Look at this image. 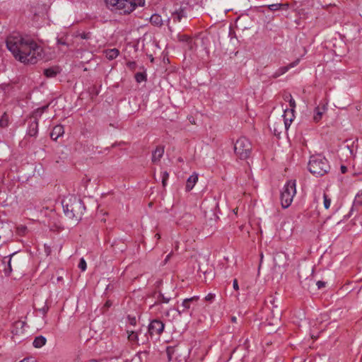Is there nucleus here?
<instances>
[{
  "mask_svg": "<svg viewBox=\"0 0 362 362\" xmlns=\"http://www.w3.org/2000/svg\"><path fill=\"white\" fill-rule=\"evenodd\" d=\"M6 43L15 59L23 64H35L42 59V48L35 41L25 39L18 33L9 35Z\"/></svg>",
  "mask_w": 362,
  "mask_h": 362,
  "instance_id": "1",
  "label": "nucleus"
},
{
  "mask_svg": "<svg viewBox=\"0 0 362 362\" xmlns=\"http://www.w3.org/2000/svg\"><path fill=\"white\" fill-rule=\"evenodd\" d=\"M62 206L65 215L76 223L81 219L86 209L83 201L76 197H71L64 199L62 201Z\"/></svg>",
  "mask_w": 362,
  "mask_h": 362,
  "instance_id": "2",
  "label": "nucleus"
},
{
  "mask_svg": "<svg viewBox=\"0 0 362 362\" xmlns=\"http://www.w3.org/2000/svg\"><path fill=\"white\" fill-rule=\"evenodd\" d=\"M107 6L112 11H118L121 14H129L138 6H143L145 0H105Z\"/></svg>",
  "mask_w": 362,
  "mask_h": 362,
  "instance_id": "3",
  "label": "nucleus"
},
{
  "mask_svg": "<svg viewBox=\"0 0 362 362\" xmlns=\"http://www.w3.org/2000/svg\"><path fill=\"white\" fill-rule=\"evenodd\" d=\"M308 170L315 176H323L329 170L327 160L321 156H313L308 162Z\"/></svg>",
  "mask_w": 362,
  "mask_h": 362,
  "instance_id": "4",
  "label": "nucleus"
},
{
  "mask_svg": "<svg viewBox=\"0 0 362 362\" xmlns=\"http://www.w3.org/2000/svg\"><path fill=\"white\" fill-rule=\"evenodd\" d=\"M281 310L277 305H274L270 309L269 316L262 326L267 333L271 334L277 331L281 323Z\"/></svg>",
  "mask_w": 362,
  "mask_h": 362,
  "instance_id": "5",
  "label": "nucleus"
},
{
  "mask_svg": "<svg viewBox=\"0 0 362 362\" xmlns=\"http://www.w3.org/2000/svg\"><path fill=\"white\" fill-rule=\"evenodd\" d=\"M252 144L246 137L239 138L234 145L235 155L241 160L248 158L252 153Z\"/></svg>",
  "mask_w": 362,
  "mask_h": 362,
  "instance_id": "6",
  "label": "nucleus"
},
{
  "mask_svg": "<svg viewBox=\"0 0 362 362\" xmlns=\"http://www.w3.org/2000/svg\"><path fill=\"white\" fill-rule=\"evenodd\" d=\"M296 193V180H291L286 183L281 193V204L283 208L286 209L291 204Z\"/></svg>",
  "mask_w": 362,
  "mask_h": 362,
  "instance_id": "7",
  "label": "nucleus"
},
{
  "mask_svg": "<svg viewBox=\"0 0 362 362\" xmlns=\"http://www.w3.org/2000/svg\"><path fill=\"white\" fill-rule=\"evenodd\" d=\"M25 322L22 320L16 321L11 326V332L14 341H21L20 337L24 334Z\"/></svg>",
  "mask_w": 362,
  "mask_h": 362,
  "instance_id": "8",
  "label": "nucleus"
},
{
  "mask_svg": "<svg viewBox=\"0 0 362 362\" xmlns=\"http://www.w3.org/2000/svg\"><path fill=\"white\" fill-rule=\"evenodd\" d=\"M199 299V296H193L189 298L185 299L182 303V310H177L179 314L186 313L190 308L194 310L195 307L197 305V302Z\"/></svg>",
  "mask_w": 362,
  "mask_h": 362,
  "instance_id": "9",
  "label": "nucleus"
},
{
  "mask_svg": "<svg viewBox=\"0 0 362 362\" xmlns=\"http://www.w3.org/2000/svg\"><path fill=\"white\" fill-rule=\"evenodd\" d=\"M164 324L159 320H152L148 325V332L151 335H160L164 329Z\"/></svg>",
  "mask_w": 362,
  "mask_h": 362,
  "instance_id": "10",
  "label": "nucleus"
},
{
  "mask_svg": "<svg viewBox=\"0 0 362 362\" xmlns=\"http://www.w3.org/2000/svg\"><path fill=\"white\" fill-rule=\"evenodd\" d=\"M299 62H300V59H297L296 60L290 63L287 66L280 67L274 73V74L272 75V77L274 78H278L279 76L286 73L290 69L293 68L296 66H297L299 64Z\"/></svg>",
  "mask_w": 362,
  "mask_h": 362,
  "instance_id": "11",
  "label": "nucleus"
},
{
  "mask_svg": "<svg viewBox=\"0 0 362 362\" xmlns=\"http://www.w3.org/2000/svg\"><path fill=\"white\" fill-rule=\"evenodd\" d=\"M64 133V126L61 124L56 125L52 132L50 133V137L53 140H57L59 136H62Z\"/></svg>",
  "mask_w": 362,
  "mask_h": 362,
  "instance_id": "12",
  "label": "nucleus"
},
{
  "mask_svg": "<svg viewBox=\"0 0 362 362\" xmlns=\"http://www.w3.org/2000/svg\"><path fill=\"white\" fill-rule=\"evenodd\" d=\"M171 18L174 23L180 22L183 18H186V13L184 8H180L178 10L173 12Z\"/></svg>",
  "mask_w": 362,
  "mask_h": 362,
  "instance_id": "13",
  "label": "nucleus"
},
{
  "mask_svg": "<svg viewBox=\"0 0 362 362\" xmlns=\"http://www.w3.org/2000/svg\"><path fill=\"white\" fill-rule=\"evenodd\" d=\"M198 181V174L194 173L187 180V184L185 187V189L187 192L191 191L194 187L195 184Z\"/></svg>",
  "mask_w": 362,
  "mask_h": 362,
  "instance_id": "14",
  "label": "nucleus"
},
{
  "mask_svg": "<svg viewBox=\"0 0 362 362\" xmlns=\"http://www.w3.org/2000/svg\"><path fill=\"white\" fill-rule=\"evenodd\" d=\"M326 111V107L325 105L322 106H317L314 110V115H313V120L315 122H318L321 120L323 114Z\"/></svg>",
  "mask_w": 362,
  "mask_h": 362,
  "instance_id": "15",
  "label": "nucleus"
},
{
  "mask_svg": "<svg viewBox=\"0 0 362 362\" xmlns=\"http://www.w3.org/2000/svg\"><path fill=\"white\" fill-rule=\"evenodd\" d=\"M164 153V147L157 146L153 151L151 160L153 163H158Z\"/></svg>",
  "mask_w": 362,
  "mask_h": 362,
  "instance_id": "16",
  "label": "nucleus"
},
{
  "mask_svg": "<svg viewBox=\"0 0 362 362\" xmlns=\"http://www.w3.org/2000/svg\"><path fill=\"white\" fill-rule=\"evenodd\" d=\"M61 69L59 66H52L44 70V74L47 78H53L55 77L58 74H59Z\"/></svg>",
  "mask_w": 362,
  "mask_h": 362,
  "instance_id": "17",
  "label": "nucleus"
},
{
  "mask_svg": "<svg viewBox=\"0 0 362 362\" xmlns=\"http://www.w3.org/2000/svg\"><path fill=\"white\" fill-rule=\"evenodd\" d=\"M47 339L43 336H37L34 339L33 345L35 348H41L46 344Z\"/></svg>",
  "mask_w": 362,
  "mask_h": 362,
  "instance_id": "18",
  "label": "nucleus"
},
{
  "mask_svg": "<svg viewBox=\"0 0 362 362\" xmlns=\"http://www.w3.org/2000/svg\"><path fill=\"white\" fill-rule=\"evenodd\" d=\"M119 54V52L117 49H110L105 51V54L107 59L109 60H112L115 59Z\"/></svg>",
  "mask_w": 362,
  "mask_h": 362,
  "instance_id": "19",
  "label": "nucleus"
},
{
  "mask_svg": "<svg viewBox=\"0 0 362 362\" xmlns=\"http://www.w3.org/2000/svg\"><path fill=\"white\" fill-rule=\"evenodd\" d=\"M150 22L156 26H161L163 25V19L158 14H153L150 18Z\"/></svg>",
  "mask_w": 362,
  "mask_h": 362,
  "instance_id": "20",
  "label": "nucleus"
},
{
  "mask_svg": "<svg viewBox=\"0 0 362 362\" xmlns=\"http://www.w3.org/2000/svg\"><path fill=\"white\" fill-rule=\"evenodd\" d=\"M37 127L38 124L37 121H33L30 123L29 130H28V134L30 136H35L37 133Z\"/></svg>",
  "mask_w": 362,
  "mask_h": 362,
  "instance_id": "21",
  "label": "nucleus"
},
{
  "mask_svg": "<svg viewBox=\"0 0 362 362\" xmlns=\"http://www.w3.org/2000/svg\"><path fill=\"white\" fill-rule=\"evenodd\" d=\"M288 4H274L269 6V10L274 11L280 9H287Z\"/></svg>",
  "mask_w": 362,
  "mask_h": 362,
  "instance_id": "22",
  "label": "nucleus"
},
{
  "mask_svg": "<svg viewBox=\"0 0 362 362\" xmlns=\"http://www.w3.org/2000/svg\"><path fill=\"white\" fill-rule=\"evenodd\" d=\"M284 99H285V100L288 101L289 105L291 107V113L293 114V112L294 111V108L296 107V102H295L294 99L292 98L291 95H290V94L285 95Z\"/></svg>",
  "mask_w": 362,
  "mask_h": 362,
  "instance_id": "23",
  "label": "nucleus"
},
{
  "mask_svg": "<svg viewBox=\"0 0 362 362\" xmlns=\"http://www.w3.org/2000/svg\"><path fill=\"white\" fill-rule=\"evenodd\" d=\"M8 124V118L6 113H4L0 119V127H6Z\"/></svg>",
  "mask_w": 362,
  "mask_h": 362,
  "instance_id": "24",
  "label": "nucleus"
},
{
  "mask_svg": "<svg viewBox=\"0 0 362 362\" xmlns=\"http://www.w3.org/2000/svg\"><path fill=\"white\" fill-rule=\"evenodd\" d=\"M171 297L170 296H165L164 294L160 293L159 296L158 297V300L160 303H168L170 300Z\"/></svg>",
  "mask_w": 362,
  "mask_h": 362,
  "instance_id": "25",
  "label": "nucleus"
},
{
  "mask_svg": "<svg viewBox=\"0 0 362 362\" xmlns=\"http://www.w3.org/2000/svg\"><path fill=\"white\" fill-rule=\"evenodd\" d=\"M175 353V348L173 346H168L166 348V354L168 356V361H171L173 358V356Z\"/></svg>",
  "mask_w": 362,
  "mask_h": 362,
  "instance_id": "26",
  "label": "nucleus"
},
{
  "mask_svg": "<svg viewBox=\"0 0 362 362\" xmlns=\"http://www.w3.org/2000/svg\"><path fill=\"white\" fill-rule=\"evenodd\" d=\"M135 79L138 83H141L146 80V75L143 73L138 72L135 74Z\"/></svg>",
  "mask_w": 362,
  "mask_h": 362,
  "instance_id": "27",
  "label": "nucleus"
},
{
  "mask_svg": "<svg viewBox=\"0 0 362 362\" xmlns=\"http://www.w3.org/2000/svg\"><path fill=\"white\" fill-rule=\"evenodd\" d=\"M127 338L130 341L137 342L139 340V334L137 332H135L134 333H132V334H129Z\"/></svg>",
  "mask_w": 362,
  "mask_h": 362,
  "instance_id": "28",
  "label": "nucleus"
},
{
  "mask_svg": "<svg viewBox=\"0 0 362 362\" xmlns=\"http://www.w3.org/2000/svg\"><path fill=\"white\" fill-rule=\"evenodd\" d=\"M324 199V206L325 209H329L331 204V199L328 197V196L326 194H324L323 195Z\"/></svg>",
  "mask_w": 362,
  "mask_h": 362,
  "instance_id": "29",
  "label": "nucleus"
},
{
  "mask_svg": "<svg viewBox=\"0 0 362 362\" xmlns=\"http://www.w3.org/2000/svg\"><path fill=\"white\" fill-rule=\"evenodd\" d=\"M169 174L167 171H164L162 173V184L163 187L165 186Z\"/></svg>",
  "mask_w": 362,
  "mask_h": 362,
  "instance_id": "30",
  "label": "nucleus"
},
{
  "mask_svg": "<svg viewBox=\"0 0 362 362\" xmlns=\"http://www.w3.org/2000/svg\"><path fill=\"white\" fill-rule=\"evenodd\" d=\"M86 267L87 265L86 260L83 258H81L78 264V268L81 269L82 271H85L86 269Z\"/></svg>",
  "mask_w": 362,
  "mask_h": 362,
  "instance_id": "31",
  "label": "nucleus"
},
{
  "mask_svg": "<svg viewBox=\"0 0 362 362\" xmlns=\"http://www.w3.org/2000/svg\"><path fill=\"white\" fill-rule=\"evenodd\" d=\"M127 322L132 326H135L136 325V317H132L131 315H128L127 316Z\"/></svg>",
  "mask_w": 362,
  "mask_h": 362,
  "instance_id": "32",
  "label": "nucleus"
},
{
  "mask_svg": "<svg viewBox=\"0 0 362 362\" xmlns=\"http://www.w3.org/2000/svg\"><path fill=\"white\" fill-rule=\"evenodd\" d=\"M57 42L58 45H63V46H66V47L69 46V44L67 43L66 38H64V37L57 38Z\"/></svg>",
  "mask_w": 362,
  "mask_h": 362,
  "instance_id": "33",
  "label": "nucleus"
},
{
  "mask_svg": "<svg viewBox=\"0 0 362 362\" xmlns=\"http://www.w3.org/2000/svg\"><path fill=\"white\" fill-rule=\"evenodd\" d=\"M355 203L358 205L362 204V192L358 193L355 198Z\"/></svg>",
  "mask_w": 362,
  "mask_h": 362,
  "instance_id": "34",
  "label": "nucleus"
},
{
  "mask_svg": "<svg viewBox=\"0 0 362 362\" xmlns=\"http://www.w3.org/2000/svg\"><path fill=\"white\" fill-rule=\"evenodd\" d=\"M179 40L182 42L192 41V39L188 35H186L179 36Z\"/></svg>",
  "mask_w": 362,
  "mask_h": 362,
  "instance_id": "35",
  "label": "nucleus"
},
{
  "mask_svg": "<svg viewBox=\"0 0 362 362\" xmlns=\"http://www.w3.org/2000/svg\"><path fill=\"white\" fill-rule=\"evenodd\" d=\"M49 310V307L47 305H45L42 308L39 309V311L43 315H45Z\"/></svg>",
  "mask_w": 362,
  "mask_h": 362,
  "instance_id": "36",
  "label": "nucleus"
},
{
  "mask_svg": "<svg viewBox=\"0 0 362 362\" xmlns=\"http://www.w3.org/2000/svg\"><path fill=\"white\" fill-rule=\"evenodd\" d=\"M325 284H326V283L325 281H318L316 283V285L317 286V288L319 289H321V288H324L325 286Z\"/></svg>",
  "mask_w": 362,
  "mask_h": 362,
  "instance_id": "37",
  "label": "nucleus"
},
{
  "mask_svg": "<svg viewBox=\"0 0 362 362\" xmlns=\"http://www.w3.org/2000/svg\"><path fill=\"white\" fill-rule=\"evenodd\" d=\"M215 297V295L214 294H212V293H209L206 297H205V300L206 301H212L214 300Z\"/></svg>",
  "mask_w": 362,
  "mask_h": 362,
  "instance_id": "38",
  "label": "nucleus"
},
{
  "mask_svg": "<svg viewBox=\"0 0 362 362\" xmlns=\"http://www.w3.org/2000/svg\"><path fill=\"white\" fill-rule=\"evenodd\" d=\"M233 287L235 291L239 290V286H238V280L236 279H235L233 281Z\"/></svg>",
  "mask_w": 362,
  "mask_h": 362,
  "instance_id": "39",
  "label": "nucleus"
},
{
  "mask_svg": "<svg viewBox=\"0 0 362 362\" xmlns=\"http://www.w3.org/2000/svg\"><path fill=\"white\" fill-rule=\"evenodd\" d=\"M292 120H293L292 118L289 119V122H288V119L284 117V125H285L286 129L288 128V127L290 125V122Z\"/></svg>",
  "mask_w": 362,
  "mask_h": 362,
  "instance_id": "40",
  "label": "nucleus"
},
{
  "mask_svg": "<svg viewBox=\"0 0 362 362\" xmlns=\"http://www.w3.org/2000/svg\"><path fill=\"white\" fill-rule=\"evenodd\" d=\"M344 150L349 151L350 156H353V151L350 148L349 145L344 146Z\"/></svg>",
  "mask_w": 362,
  "mask_h": 362,
  "instance_id": "41",
  "label": "nucleus"
},
{
  "mask_svg": "<svg viewBox=\"0 0 362 362\" xmlns=\"http://www.w3.org/2000/svg\"><path fill=\"white\" fill-rule=\"evenodd\" d=\"M80 37L82 38V39H88L90 37H89V33H82V34H80Z\"/></svg>",
  "mask_w": 362,
  "mask_h": 362,
  "instance_id": "42",
  "label": "nucleus"
},
{
  "mask_svg": "<svg viewBox=\"0 0 362 362\" xmlns=\"http://www.w3.org/2000/svg\"><path fill=\"white\" fill-rule=\"evenodd\" d=\"M340 170L341 173H346L347 172V168L345 165H341Z\"/></svg>",
  "mask_w": 362,
  "mask_h": 362,
  "instance_id": "43",
  "label": "nucleus"
},
{
  "mask_svg": "<svg viewBox=\"0 0 362 362\" xmlns=\"http://www.w3.org/2000/svg\"><path fill=\"white\" fill-rule=\"evenodd\" d=\"M135 65H136V64L134 62L128 63V66L130 67V68H134L135 66Z\"/></svg>",
  "mask_w": 362,
  "mask_h": 362,
  "instance_id": "44",
  "label": "nucleus"
},
{
  "mask_svg": "<svg viewBox=\"0 0 362 362\" xmlns=\"http://www.w3.org/2000/svg\"><path fill=\"white\" fill-rule=\"evenodd\" d=\"M8 270H9V273L11 272V257L9 258L8 261Z\"/></svg>",
  "mask_w": 362,
  "mask_h": 362,
  "instance_id": "45",
  "label": "nucleus"
},
{
  "mask_svg": "<svg viewBox=\"0 0 362 362\" xmlns=\"http://www.w3.org/2000/svg\"><path fill=\"white\" fill-rule=\"evenodd\" d=\"M20 362H34L33 361H30L29 359L24 358L23 360L21 361Z\"/></svg>",
  "mask_w": 362,
  "mask_h": 362,
  "instance_id": "46",
  "label": "nucleus"
},
{
  "mask_svg": "<svg viewBox=\"0 0 362 362\" xmlns=\"http://www.w3.org/2000/svg\"><path fill=\"white\" fill-rule=\"evenodd\" d=\"M231 320H232L233 322H236V321H237L236 317H235V316L232 317H231Z\"/></svg>",
  "mask_w": 362,
  "mask_h": 362,
  "instance_id": "47",
  "label": "nucleus"
},
{
  "mask_svg": "<svg viewBox=\"0 0 362 362\" xmlns=\"http://www.w3.org/2000/svg\"><path fill=\"white\" fill-rule=\"evenodd\" d=\"M135 332L134 331H132V330H127V335L129 334H132V333H134Z\"/></svg>",
  "mask_w": 362,
  "mask_h": 362,
  "instance_id": "48",
  "label": "nucleus"
},
{
  "mask_svg": "<svg viewBox=\"0 0 362 362\" xmlns=\"http://www.w3.org/2000/svg\"><path fill=\"white\" fill-rule=\"evenodd\" d=\"M155 237H156V238H157V239H160V234H159V233H156V234L155 235Z\"/></svg>",
  "mask_w": 362,
  "mask_h": 362,
  "instance_id": "49",
  "label": "nucleus"
},
{
  "mask_svg": "<svg viewBox=\"0 0 362 362\" xmlns=\"http://www.w3.org/2000/svg\"><path fill=\"white\" fill-rule=\"evenodd\" d=\"M170 257V254H169L168 255H167L166 259H165V262H166V261H168V260L169 259Z\"/></svg>",
  "mask_w": 362,
  "mask_h": 362,
  "instance_id": "50",
  "label": "nucleus"
}]
</instances>
